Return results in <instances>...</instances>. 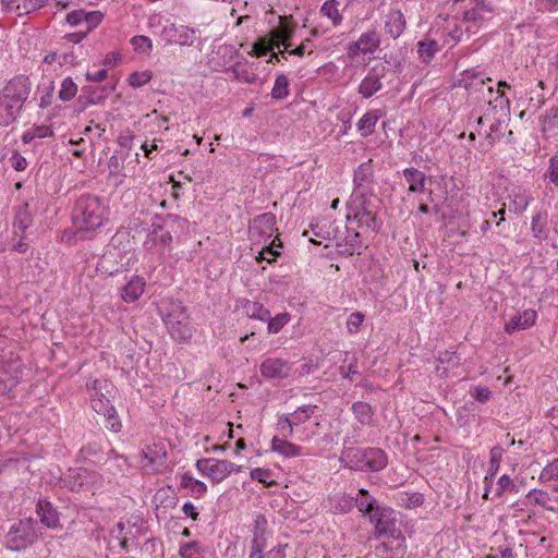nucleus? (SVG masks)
<instances>
[{
    "label": "nucleus",
    "instance_id": "obj_31",
    "mask_svg": "<svg viewBox=\"0 0 558 558\" xmlns=\"http://www.w3.org/2000/svg\"><path fill=\"white\" fill-rule=\"evenodd\" d=\"M276 226V216L272 213H265L254 218L253 229L260 233L271 235Z\"/></svg>",
    "mask_w": 558,
    "mask_h": 558
},
{
    "label": "nucleus",
    "instance_id": "obj_29",
    "mask_svg": "<svg viewBox=\"0 0 558 558\" xmlns=\"http://www.w3.org/2000/svg\"><path fill=\"white\" fill-rule=\"evenodd\" d=\"M547 211H537L532 218L533 236L539 241L547 239Z\"/></svg>",
    "mask_w": 558,
    "mask_h": 558
},
{
    "label": "nucleus",
    "instance_id": "obj_30",
    "mask_svg": "<svg viewBox=\"0 0 558 558\" xmlns=\"http://www.w3.org/2000/svg\"><path fill=\"white\" fill-rule=\"evenodd\" d=\"M372 177V165L369 162L361 163L354 171V192H366L364 189V183L369 182Z\"/></svg>",
    "mask_w": 558,
    "mask_h": 558
},
{
    "label": "nucleus",
    "instance_id": "obj_10",
    "mask_svg": "<svg viewBox=\"0 0 558 558\" xmlns=\"http://www.w3.org/2000/svg\"><path fill=\"white\" fill-rule=\"evenodd\" d=\"M196 469L205 476H208L214 482L219 483L228 477L232 472H239L240 466L235 465L228 460H218L214 458L199 459L196 461Z\"/></svg>",
    "mask_w": 558,
    "mask_h": 558
},
{
    "label": "nucleus",
    "instance_id": "obj_14",
    "mask_svg": "<svg viewBox=\"0 0 558 558\" xmlns=\"http://www.w3.org/2000/svg\"><path fill=\"white\" fill-rule=\"evenodd\" d=\"M470 8L464 11L463 20L475 24L492 19L494 8L489 0H471Z\"/></svg>",
    "mask_w": 558,
    "mask_h": 558
},
{
    "label": "nucleus",
    "instance_id": "obj_13",
    "mask_svg": "<svg viewBox=\"0 0 558 558\" xmlns=\"http://www.w3.org/2000/svg\"><path fill=\"white\" fill-rule=\"evenodd\" d=\"M22 377V364L14 361L0 367V395L9 393L17 386Z\"/></svg>",
    "mask_w": 558,
    "mask_h": 558
},
{
    "label": "nucleus",
    "instance_id": "obj_21",
    "mask_svg": "<svg viewBox=\"0 0 558 558\" xmlns=\"http://www.w3.org/2000/svg\"><path fill=\"white\" fill-rule=\"evenodd\" d=\"M145 281L142 277L134 276L132 279L123 287L121 292V298L123 301L132 303L137 301L141 295L144 293Z\"/></svg>",
    "mask_w": 558,
    "mask_h": 558
},
{
    "label": "nucleus",
    "instance_id": "obj_51",
    "mask_svg": "<svg viewBox=\"0 0 558 558\" xmlns=\"http://www.w3.org/2000/svg\"><path fill=\"white\" fill-rule=\"evenodd\" d=\"M517 485L514 484L513 480L507 475H501L497 481V488L495 492V495L497 497L504 496L507 492H513L515 490Z\"/></svg>",
    "mask_w": 558,
    "mask_h": 558
},
{
    "label": "nucleus",
    "instance_id": "obj_33",
    "mask_svg": "<svg viewBox=\"0 0 558 558\" xmlns=\"http://www.w3.org/2000/svg\"><path fill=\"white\" fill-rule=\"evenodd\" d=\"M180 485L183 488L190 489L196 497H201L207 492L206 484L192 477L189 473H184L181 476Z\"/></svg>",
    "mask_w": 558,
    "mask_h": 558
},
{
    "label": "nucleus",
    "instance_id": "obj_16",
    "mask_svg": "<svg viewBox=\"0 0 558 558\" xmlns=\"http://www.w3.org/2000/svg\"><path fill=\"white\" fill-rule=\"evenodd\" d=\"M26 469L25 460L8 458L0 462V483L14 484L15 477Z\"/></svg>",
    "mask_w": 558,
    "mask_h": 558
},
{
    "label": "nucleus",
    "instance_id": "obj_41",
    "mask_svg": "<svg viewBox=\"0 0 558 558\" xmlns=\"http://www.w3.org/2000/svg\"><path fill=\"white\" fill-rule=\"evenodd\" d=\"M538 481L541 483H548L550 481H558V458L548 462L539 473Z\"/></svg>",
    "mask_w": 558,
    "mask_h": 558
},
{
    "label": "nucleus",
    "instance_id": "obj_2",
    "mask_svg": "<svg viewBox=\"0 0 558 558\" xmlns=\"http://www.w3.org/2000/svg\"><path fill=\"white\" fill-rule=\"evenodd\" d=\"M29 78L19 75L7 83L0 94V124L9 125L21 113L24 102L31 94Z\"/></svg>",
    "mask_w": 558,
    "mask_h": 558
},
{
    "label": "nucleus",
    "instance_id": "obj_57",
    "mask_svg": "<svg viewBox=\"0 0 558 558\" xmlns=\"http://www.w3.org/2000/svg\"><path fill=\"white\" fill-rule=\"evenodd\" d=\"M104 15L99 11L85 12L84 22L86 23V32H90L95 28L102 20Z\"/></svg>",
    "mask_w": 558,
    "mask_h": 558
},
{
    "label": "nucleus",
    "instance_id": "obj_5",
    "mask_svg": "<svg viewBox=\"0 0 558 558\" xmlns=\"http://www.w3.org/2000/svg\"><path fill=\"white\" fill-rule=\"evenodd\" d=\"M38 537L37 521L33 518H25L10 526L5 535V546L13 551L24 550L34 545Z\"/></svg>",
    "mask_w": 558,
    "mask_h": 558
},
{
    "label": "nucleus",
    "instance_id": "obj_20",
    "mask_svg": "<svg viewBox=\"0 0 558 558\" xmlns=\"http://www.w3.org/2000/svg\"><path fill=\"white\" fill-rule=\"evenodd\" d=\"M271 450L284 458H295L302 454V447L278 436L271 439Z\"/></svg>",
    "mask_w": 558,
    "mask_h": 558
},
{
    "label": "nucleus",
    "instance_id": "obj_25",
    "mask_svg": "<svg viewBox=\"0 0 558 558\" xmlns=\"http://www.w3.org/2000/svg\"><path fill=\"white\" fill-rule=\"evenodd\" d=\"M363 54H373L379 48L380 35L376 29H368L357 38Z\"/></svg>",
    "mask_w": 558,
    "mask_h": 558
},
{
    "label": "nucleus",
    "instance_id": "obj_55",
    "mask_svg": "<svg viewBox=\"0 0 558 558\" xmlns=\"http://www.w3.org/2000/svg\"><path fill=\"white\" fill-rule=\"evenodd\" d=\"M364 322V314L361 312L352 313L347 320V329L350 333H356Z\"/></svg>",
    "mask_w": 558,
    "mask_h": 558
},
{
    "label": "nucleus",
    "instance_id": "obj_15",
    "mask_svg": "<svg viewBox=\"0 0 558 558\" xmlns=\"http://www.w3.org/2000/svg\"><path fill=\"white\" fill-rule=\"evenodd\" d=\"M407 27V20L400 10H390L384 19L385 33L392 39L399 38Z\"/></svg>",
    "mask_w": 558,
    "mask_h": 558
},
{
    "label": "nucleus",
    "instance_id": "obj_62",
    "mask_svg": "<svg viewBox=\"0 0 558 558\" xmlns=\"http://www.w3.org/2000/svg\"><path fill=\"white\" fill-rule=\"evenodd\" d=\"M85 11L84 10H75L66 15V22L71 25H80L84 22Z\"/></svg>",
    "mask_w": 558,
    "mask_h": 558
},
{
    "label": "nucleus",
    "instance_id": "obj_46",
    "mask_svg": "<svg viewBox=\"0 0 558 558\" xmlns=\"http://www.w3.org/2000/svg\"><path fill=\"white\" fill-rule=\"evenodd\" d=\"M149 240L154 243H160L162 245H169L172 241V236L168 230L162 226H155L149 233Z\"/></svg>",
    "mask_w": 558,
    "mask_h": 558
},
{
    "label": "nucleus",
    "instance_id": "obj_45",
    "mask_svg": "<svg viewBox=\"0 0 558 558\" xmlns=\"http://www.w3.org/2000/svg\"><path fill=\"white\" fill-rule=\"evenodd\" d=\"M505 450L500 446H495L489 451V463L487 472L492 474H497L500 468V462L502 460Z\"/></svg>",
    "mask_w": 558,
    "mask_h": 558
},
{
    "label": "nucleus",
    "instance_id": "obj_60",
    "mask_svg": "<svg viewBox=\"0 0 558 558\" xmlns=\"http://www.w3.org/2000/svg\"><path fill=\"white\" fill-rule=\"evenodd\" d=\"M280 255L279 251H276L272 245L265 246L260 252L259 256L257 257V260H267L271 263L276 259L277 256Z\"/></svg>",
    "mask_w": 558,
    "mask_h": 558
},
{
    "label": "nucleus",
    "instance_id": "obj_3",
    "mask_svg": "<svg viewBox=\"0 0 558 558\" xmlns=\"http://www.w3.org/2000/svg\"><path fill=\"white\" fill-rule=\"evenodd\" d=\"M163 323L175 341L185 342L193 335L190 315L181 301H169L161 312Z\"/></svg>",
    "mask_w": 558,
    "mask_h": 558
},
{
    "label": "nucleus",
    "instance_id": "obj_42",
    "mask_svg": "<svg viewBox=\"0 0 558 558\" xmlns=\"http://www.w3.org/2000/svg\"><path fill=\"white\" fill-rule=\"evenodd\" d=\"M76 93L77 85L73 82L71 77H65L61 83L58 97L62 101H69L75 97Z\"/></svg>",
    "mask_w": 558,
    "mask_h": 558
},
{
    "label": "nucleus",
    "instance_id": "obj_47",
    "mask_svg": "<svg viewBox=\"0 0 558 558\" xmlns=\"http://www.w3.org/2000/svg\"><path fill=\"white\" fill-rule=\"evenodd\" d=\"M527 497H533L535 505H538L548 511H556L554 507L548 506L550 496L547 492L541 489H532L529 492Z\"/></svg>",
    "mask_w": 558,
    "mask_h": 558
},
{
    "label": "nucleus",
    "instance_id": "obj_19",
    "mask_svg": "<svg viewBox=\"0 0 558 558\" xmlns=\"http://www.w3.org/2000/svg\"><path fill=\"white\" fill-rule=\"evenodd\" d=\"M195 31L193 28H189L187 26L181 25L175 26L174 24L169 27H165L163 34H166L169 38V41L177 43L181 46L192 45V37Z\"/></svg>",
    "mask_w": 558,
    "mask_h": 558
},
{
    "label": "nucleus",
    "instance_id": "obj_1",
    "mask_svg": "<svg viewBox=\"0 0 558 558\" xmlns=\"http://www.w3.org/2000/svg\"><path fill=\"white\" fill-rule=\"evenodd\" d=\"M107 214V207L100 197L90 194L81 195L75 201L71 216L75 233L81 238H89L104 225Z\"/></svg>",
    "mask_w": 558,
    "mask_h": 558
},
{
    "label": "nucleus",
    "instance_id": "obj_6",
    "mask_svg": "<svg viewBox=\"0 0 558 558\" xmlns=\"http://www.w3.org/2000/svg\"><path fill=\"white\" fill-rule=\"evenodd\" d=\"M350 208L353 211V219L357 221L360 228L366 227L373 231L379 229L375 206L366 196V192H353Z\"/></svg>",
    "mask_w": 558,
    "mask_h": 558
},
{
    "label": "nucleus",
    "instance_id": "obj_44",
    "mask_svg": "<svg viewBox=\"0 0 558 558\" xmlns=\"http://www.w3.org/2000/svg\"><path fill=\"white\" fill-rule=\"evenodd\" d=\"M290 314L284 312L276 315L275 317H269L268 322V332L269 333H278L290 320Z\"/></svg>",
    "mask_w": 558,
    "mask_h": 558
},
{
    "label": "nucleus",
    "instance_id": "obj_35",
    "mask_svg": "<svg viewBox=\"0 0 558 558\" xmlns=\"http://www.w3.org/2000/svg\"><path fill=\"white\" fill-rule=\"evenodd\" d=\"M352 411L361 424H371L374 412L368 403L362 401L354 402Z\"/></svg>",
    "mask_w": 558,
    "mask_h": 558
},
{
    "label": "nucleus",
    "instance_id": "obj_9",
    "mask_svg": "<svg viewBox=\"0 0 558 558\" xmlns=\"http://www.w3.org/2000/svg\"><path fill=\"white\" fill-rule=\"evenodd\" d=\"M143 469L147 473H160L167 468V445L163 440H158L151 445H146L142 451Z\"/></svg>",
    "mask_w": 558,
    "mask_h": 558
},
{
    "label": "nucleus",
    "instance_id": "obj_37",
    "mask_svg": "<svg viewBox=\"0 0 558 558\" xmlns=\"http://www.w3.org/2000/svg\"><path fill=\"white\" fill-rule=\"evenodd\" d=\"M338 5L339 2L337 0H327L320 8V13L330 19L335 26L339 25L342 21Z\"/></svg>",
    "mask_w": 558,
    "mask_h": 558
},
{
    "label": "nucleus",
    "instance_id": "obj_18",
    "mask_svg": "<svg viewBox=\"0 0 558 558\" xmlns=\"http://www.w3.org/2000/svg\"><path fill=\"white\" fill-rule=\"evenodd\" d=\"M36 512L40 518L41 524L46 525L47 527L58 529L60 526L58 511L50 501L39 499L36 505Z\"/></svg>",
    "mask_w": 558,
    "mask_h": 558
},
{
    "label": "nucleus",
    "instance_id": "obj_23",
    "mask_svg": "<svg viewBox=\"0 0 558 558\" xmlns=\"http://www.w3.org/2000/svg\"><path fill=\"white\" fill-rule=\"evenodd\" d=\"M280 24L269 34L272 40H278L279 46L284 45L286 49L290 46L289 40L292 38L294 27L289 23L288 16H280Z\"/></svg>",
    "mask_w": 558,
    "mask_h": 558
},
{
    "label": "nucleus",
    "instance_id": "obj_58",
    "mask_svg": "<svg viewBox=\"0 0 558 558\" xmlns=\"http://www.w3.org/2000/svg\"><path fill=\"white\" fill-rule=\"evenodd\" d=\"M557 120H558V107L554 106V107L549 108L542 118L544 129L555 128L557 125L556 124Z\"/></svg>",
    "mask_w": 558,
    "mask_h": 558
},
{
    "label": "nucleus",
    "instance_id": "obj_28",
    "mask_svg": "<svg viewBox=\"0 0 558 558\" xmlns=\"http://www.w3.org/2000/svg\"><path fill=\"white\" fill-rule=\"evenodd\" d=\"M266 524H267V521H266L265 517L258 515L256 518L251 550L264 549L266 547V538H265Z\"/></svg>",
    "mask_w": 558,
    "mask_h": 558
},
{
    "label": "nucleus",
    "instance_id": "obj_52",
    "mask_svg": "<svg viewBox=\"0 0 558 558\" xmlns=\"http://www.w3.org/2000/svg\"><path fill=\"white\" fill-rule=\"evenodd\" d=\"M294 426H296V424H292V418H290V415L283 414L278 417V428L283 439H287L293 435Z\"/></svg>",
    "mask_w": 558,
    "mask_h": 558
},
{
    "label": "nucleus",
    "instance_id": "obj_56",
    "mask_svg": "<svg viewBox=\"0 0 558 558\" xmlns=\"http://www.w3.org/2000/svg\"><path fill=\"white\" fill-rule=\"evenodd\" d=\"M264 549L251 550L250 558H284V553L281 548L274 547L266 554H263Z\"/></svg>",
    "mask_w": 558,
    "mask_h": 558
},
{
    "label": "nucleus",
    "instance_id": "obj_38",
    "mask_svg": "<svg viewBox=\"0 0 558 558\" xmlns=\"http://www.w3.org/2000/svg\"><path fill=\"white\" fill-rule=\"evenodd\" d=\"M275 48H279V41L272 40L269 38H259L253 45V52L256 57H264L268 52L275 50Z\"/></svg>",
    "mask_w": 558,
    "mask_h": 558
},
{
    "label": "nucleus",
    "instance_id": "obj_22",
    "mask_svg": "<svg viewBox=\"0 0 558 558\" xmlns=\"http://www.w3.org/2000/svg\"><path fill=\"white\" fill-rule=\"evenodd\" d=\"M33 223V216L29 210V205L27 203H24L15 208V216H14V229L15 234H24L25 231L29 228V226Z\"/></svg>",
    "mask_w": 558,
    "mask_h": 558
},
{
    "label": "nucleus",
    "instance_id": "obj_24",
    "mask_svg": "<svg viewBox=\"0 0 558 558\" xmlns=\"http://www.w3.org/2000/svg\"><path fill=\"white\" fill-rule=\"evenodd\" d=\"M403 177L409 183V192L423 193L425 190L426 175L416 168H407L403 170Z\"/></svg>",
    "mask_w": 558,
    "mask_h": 558
},
{
    "label": "nucleus",
    "instance_id": "obj_12",
    "mask_svg": "<svg viewBox=\"0 0 558 558\" xmlns=\"http://www.w3.org/2000/svg\"><path fill=\"white\" fill-rule=\"evenodd\" d=\"M292 364L282 359L268 357L260 364V374L266 379H284L291 374Z\"/></svg>",
    "mask_w": 558,
    "mask_h": 558
},
{
    "label": "nucleus",
    "instance_id": "obj_11",
    "mask_svg": "<svg viewBox=\"0 0 558 558\" xmlns=\"http://www.w3.org/2000/svg\"><path fill=\"white\" fill-rule=\"evenodd\" d=\"M110 386H112V384L106 379H95L90 384H87V388L90 390L92 408L98 414L107 415L114 409L105 393L109 392L108 388Z\"/></svg>",
    "mask_w": 558,
    "mask_h": 558
},
{
    "label": "nucleus",
    "instance_id": "obj_17",
    "mask_svg": "<svg viewBox=\"0 0 558 558\" xmlns=\"http://www.w3.org/2000/svg\"><path fill=\"white\" fill-rule=\"evenodd\" d=\"M536 319V312L534 310H525L517 315H513L506 324L505 331L513 333L519 330H524L534 325Z\"/></svg>",
    "mask_w": 558,
    "mask_h": 558
},
{
    "label": "nucleus",
    "instance_id": "obj_8",
    "mask_svg": "<svg viewBox=\"0 0 558 558\" xmlns=\"http://www.w3.org/2000/svg\"><path fill=\"white\" fill-rule=\"evenodd\" d=\"M375 500L367 504L366 511L371 521L375 524L379 535L397 538L400 531L397 529L395 511L391 508L379 507Z\"/></svg>",
    "mask_w": 558,
    "mask_h": 558
},
{
    "label": "nucleus",
    "instance_id": "obj_61",
    "mask_svg": "<svg viewBox=\"0 0 558 558\" xmlns=\"http://www.w3.org/2000/svg\"><path fill=\"white\" fill-rule=\"evenodd\" d=\"M438 361L441 364H451L452 366H456L459 364L460 357L456 352L445 351L439 353Z\"/></svg>",
    "mask_w": 558,
    "mask_h": 558
},
{
    "label": "nucleus",
    "instance_id": "obj_39",
    "mask_svg": "<svg viewBox=\"0 0 558 558\" xmlns=\"http://www.w3.org/2000/svg\"><path fill=\"white\" fill-rule=\"evenodd\" d=\"M317 405L307 404L298 408L293 413L289 414L290 418H292V424L300 425L306 422L312 415H314Z\"/></svg>",
    "mask_w": 558,
    "mask_h": 558
},
{
    "label": "nucleus",
    "instance_id": "obj_53",
    "mask_svg": "<svg viewBox=\"0 0 558 558\" xmlns=\"http://www.w3.org/2000/svg\"><path fill=\"white\" fill-rule=\"evenodd\" d=\"M558 186V155H554L548 160V169L544 174V180Z\"/></svg>",
    "mask_w": 558,
    "mask_h": 558
},
{
    "label": "nucleus",
    "instance_id": "obj_27",
    "mask_svg": "<svg viewBox=\"0 0 558 558\" xmlns=\"http://www.w3.org/2000/svg\"><path fill=\"white\" fill-rule=\"evenodd\" d=\"M380 110H372L366 112L357 122V130L361 132L362 136L371 135L374 130L377 121L381 118Z\"/></svg>",
    "mask_w": 558,
    "mask_h": 558
},
{
    "label": "nucleus",
    "instance_id": "obj_59",
    "mask_svg": "<svg viewBox=\"0 0 558 558\" xmlns=\"http://www.w3.org/2000/svg\"><path fill=\"white\" fill-rule=\"evenodd\" d=\"M106 417V427L114 433L120 432L122 424L120 420L117 416V412L114 409L110 411L107 415H104Z\"/></svg>",
    "mask_w": 558,
    "mask_h": 558
},
{
    "label": "nucleus",
    "instance_id": "obj_26",
    "mask_svg": "<svg viewBox=\"0 0 558 558\" xmlns=\"http://www.w3.org/2000/svg\"><path fill=\"white\" fill-rule=\"evenodd\" d=\"M383 84L380 77L376 74H368L362 80L359 86V93L363 96V98L367 99L379 92Z\"/></svg>",
    "mask_w": 558,
    "mask_h": 558
},
{
    "label": "nucleus",
    "instance_id": "obj_32",
    "mask_svg": "<svg viewBox=\"0 0 558 558\" xmlns=\"http://www.w3.org/2000/svg\"><path fill=\"white\" fill-rule=\"evenodd\" d=\"M438 50L439 45L434 39H425L417 43L418 58L424 63L430 62V60L435 57Z\"/></svg>",
    "mask_w": 558,
    "mask_h": 558
},
{
    "label": "nucleus",
    "instance_id": "obj_49",
    "mask_svg": "<svg viewBox=\"0 0 558 558\" xmlns=\"http://www.w3.org/2000/svg\"><path fill=\"white\" fill-rule=\"evenodd\" d=\"M464 87L469 93L481 92L485 88V80L478 77V75L475 73L471 74L469 71H466Z\"/></svg>",
    "mask_w": 558,
    "mask_h": 558
},
{
    "label": "nucleus",
    "instance_id": "obj_34",
    "mask_svg": "<svg viewBox=\"0 0 558 558\" xmlns=\"http://www.w3.org/2000/svg\"><path fill=\"white\" fill-rule=\"evenodd\" d=\"M403 554L404 548L400 543L393 548L391 543L384 542L375 549V555L379 558H399Z\"/></svg>",
    "mask_w": 558,
    "mask_h": 558
},
{
    "label": "nucleus",
    "instance_id": "obj_48",
    "mask_svg": "<svg viewBox=\"0 0 558 558\" xmlns=\"http://www.w3.org/2000/svg\"><path fill=\"white\" fill-rule=\"evenodd\" d=\"M182 558H203L201 545L197 542H189L180 547Z\"/></svg>",
    "mask_w": 558,
    "mask_h": 558
},
{
    "label": "nucleus",
    "instance_id": "obj_43",
    "mask_svg": "<svg viewBox=\"0 0 558 558\" xmlns=\"http://www.w3.org/2000/svg\"><path fill=\"white\" fill-rule=\"evenodd\" d=\"M81 456L88 460H100L102 458V447L97 441L88 442L80 450Z\"/></svg>",
    "mask_w": 558,
    "mask_h": 558
},
{
    "label": "nucleus",
    "instance_id": "obj_50",
    "mask_svg": "<svg viewBox=\"0 0 558 558\" xmlns=\"http://www.w3.org/2000/svg\"><path fill=\"white\" fill-rule=\"evenodd\" d=\"M131 44L135 51L142 52L145 54H149L151 51V48H153V43H151L150 38H148L147 36H144V35L134 36L131 39Z\"/></svg>",
    "mask_w": 558,
    "mask_h": 558
},
{
    "label": "nucleus",
    "instance_id": "obj_64",
    "mask_svg": "<svg viewBox=\"0 0 558 558\" xmlns=\"http://www.w3.org/2000/svg\"><path fill=\"white\" fill-rule=\"evenodd\" d=\"M47 1L48 0H24L22 9L24 10V12L29 13L44 7Z\"/></svg>",
    "mask_w": 558,
    "mask_h": 558
},
{
    "label": "nucleus",
    "instance_id": "obj_63",
    "mask_svg": "<svg viewBox=\"0 0 558 558\" xmlns=\"http://www.w3.org/2000/svg\"><path fill=\"white\" fill-rule=\"evenodd\" d=\"M473 397L478 402L485 403L490 399L492 391L487 387H476Z\"/></svg>",
    "mask_w": 558,
    "mask_h": 558
},
{
    "label": "nucleus",
    "instance_id": "obj_40",
    "mask_svg": "<svg viewBox=\"0 0 558 558\" xmlns=\"http://www.w3.org/2000/svg\"><path fill=\"white\" fill-rule=\"evenodd\" d=\"M246 313L251 318L266 322L270 317V311L262 303L251 302L245 306Z\"/></svg>",
    "mask_w": 558,
    "mask_h": 558
},
{
    "label": "nucleus",
    "instance_id": "obj_36",
    "mask_svg": "<svg viewBox=\"0 0 558 558\" xmlns=\"http://www.w3.org/2000/svg\"><path fill=\"white\" fill-rule=\"evenodd\" d=\"M289 80L284 74L276 77L275 85L271 90V97L276 100L284 99L289 96Z\"/></svg>",
    "mask_w": 558,
    "mask_h": 558
},
{
    "label": "nucleus",
    "instance_id": "obj_7",
    "mask_svg": "<svg viewBox=\"0 0 558 558\" xmlns=\"http://www.w3.org/2000/svg\"><path fill=\"white\" fill-rule=\"evenodd\" d=\"M143 533V521L140 517H132L126 522H119L117 527L111 530L110 532V544L113 541H117L119 546L125 550L130 551L131 547L138 546L136 539Z\"/></svg>",
    "mask_w": 558,
    "mask_h": 558
},
{
    "label": "nucleus",
    "instance_id": "obj_54",
    "mask_svg": "<svg viewBox=\"0 0 558 558\" xmlns=\"http://www.w3.org/2000/svg\"><path fill=\"white\" fill-rule=\"evenodd\" d=\"M151 80V74L148 71L145 72H133L129 76V84L132 87H141L147 84Z\"/></svg>",
    "mask_w": 558,
    "mask_h": 558
},
{
    "label": "nucleus",
    "instance_id": "obj_4",
    "mask_svg": "<svg viewBox=\"0 0 558 558\" xmlns=\"http://www.w3.org/2000/svg\"><path fill=\"white\" fill-rule=\"evenodd\" d=\"M342 459L351 469L378 472L386 468L388 459L384 450L379 448H345L342 451Z\"/></svg>",
    "mask_w": 558,
    "mask_h": 558
}]
</instances>
